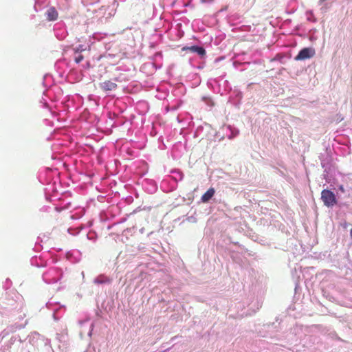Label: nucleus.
Returning <instances> with one entry per match:
<instances>
[{
    "mask_svg": "<svg viewBox=\"0 0 352 352\" xmlns=\"http://www.w3.org/2000/svg\"><path fill=\"white\" fill-rule=\"evenodd\" d=\"M321 199L324 206L332 207L337 204L335 194L327 189H324L321 192Z\"/></svg>",
    "mask_w": 352,
    "mask_h": 352,
    "instance_id": "1",
    "label": "nucleus"
},
{
    "mask_svg": "<svg viewBox=\"0 0 352 352\" xmlns=\"http://www.w3.org/2000/svg\"><path fill=\"white\" fill-rule=\"evenodd\" d=\"M315 55V50L310 47H305L301 50L294 58L296 60H302L310 58Z\"/></svg>",
    "mask_w": 352,
    "mask_h": 352,
    "instance_id": "2",
    "label": "nucleus"
},
{
    "mask_svg": "<svg viewBox=\"0 0 352 352\" xmlns=\"http://www.w3.org/2000/svg\"><path fill=\"white\" fill-rule=\"evenodd\" d=\"M182 51H184V52L189 51L192 53H197L201 56H204L206 54V51H205L204 48H203L202 47L197 46V45H193V46H190V47H184L182 48Z\"/></svg>",
    "mask_w": 352,
    "mask_h": 352,
    "instance_id": "3",
    "label": "nucleus"
},
{
    "mask_svg": "<svg viewBox=\"0 0 352 352\" xmlns=\"http://www.w3.org/2000/svg\"><path fill=\"white\" fill-rule=\"evenodd\" d=\"M100 87L104 91H111L117 87V85L111 80H106L100 84Z\"/></svg>",
    "mask_w": 352,
    "mask_h": 352,
    "instance_id": "4",
    "label": "nucleus"
},
{
    "mask_svg": "<svg viewBox=\"0 0 352 352\" xmlns=\"http://www.w3.org/2000/svg\"><path fill=\"white\" fill-rule=\"evenodd\" d=\"M215 190L213 188H210L201 197V201L204 203L208 202L214 195Z\"/></svg>",
    "mask_w": 352,
    "mask_h": 352,
    "instance_id": "5",
    "label": "nucleus"
},
{
    "mask_svg": "<svg viewBox=\"0 0 352 352\" xmlns=\"http://www.w3.org/2000/svg\"><path fill=\"white\" fill-rule=\"evenodd\" d=\"M47 18L49 21H55L58 18V12L54 8H50L47 10Z\"/></svg>",
    "mask_w": 352,
    "mask_h": 352,
    "instance_id": "6",
    "label": "nucleus"
},
{
    "mask_svg": "<svg viewBox=\"0 0 352 352\" xmlns=\"http://www.w3.org/2000/svg\"><path fill=\"white\" fill-rule=\"evenodd\" d=\"M84 59V56L82 55V54H78L76 57H75V62L76 63H80L82 60Z\"/></svg>",
    "mask_w": 352,
    "mask_h": 352,
    "instance_id": "7",
    "label": "nucleus"
},
{
    "mask_svg": "<svg viewBox=\"0 0 352 352\" xmlns=\"http://www.w3.org/2000/svg\"><path fill=\"white\" fill-rule=\"evenodd\" d=\"M337 117H338L337 118V121L338 122H340V121H342L343 120V117H342L341 115H337Z\"/></svg>",
    "mask_w": 352,
    "mask_h": 352,
    "instance_id": "8",
    "label": "nucleus"
},
{
    "mask_svg": "<svg viewBox=\"0 0 352 352\" xmlns=\"http://www.w3.org/2000/svg\"><path fill=\"white\" fill-rule=\"evenodd\" d=\"M349 226V224L348 223H346V222H344V223H342V226L344 228H346Z\"/></svg>",
    "mask_w": 352,
    "mask_h": 352,
    "instance_id": "9",
    "label": "nucleus"
},
{
    "mask_svg": "<svg viewBox=\"0 0 352 352\" xmlns=\"http://www.w3.org/2000/svg\"><path fill=\"white\" fill-rule=\"evenodd\" d=\"M350 235H351V239H352V228H351V230H350Z\"/></svg>",
    "mask_w": 352,
    "mask_h": 352,
    "instance_id": "10",
    "label": "nucleus"
},
{
    "mask_svg": "<svg viewBox=\"0 0 352 352\" xmlns=\"http://www.w3.org/2000/svg\"><path fill=\"white\" fill-rule=\"evenodd\" d=\"M162 352H167V350H164V351H162Z\"/></svg>",
    "mask_w": 352,
    "mask_h": 352,
    "instance_id": "11",
    "label": "nucleus"
}]
</instances>
